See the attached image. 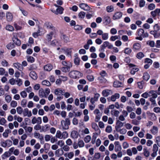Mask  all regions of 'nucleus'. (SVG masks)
<instances>
[{"label": "nucleus", "mask_w": 160, "mask_h": 160, "mask_svg": "<svg viewBox=\"0 0 160 160\" xmlns=\"http://www.w3.org/2000/svg\"><path fill=\"white\" fill-rule=\"evenodd\" d=\"M138 34L139 36L142 37L143 38L148 36V33H144V30L142 28L138 30Z\"/></svg>", "instance_id": "nucleus-5"}, {"label": "nucleus", "mask_w": 160, "mask_h": 160, "mask_svg": "<svg viewBox=\"0 0 160 160\" xmlns=\"http://www.w3.org/2000/svg\"><path fill=\"white\" fill-rule=\"evenodd\" d=\"M140 44L138 43H135L133 46V48L135 50H138L140 49Z\"/></svg>", "instance_id": "nucleus-50"}, {"label": "nucleus", "mask_w": 160, "mask_h": 160, "mask_svg": "<svg viewBox=\"0 0 160 160\" xmlns=\"http://www.w3.org/2000/svg\"><path fill=\"white\" fill-rule=\"evenodd\" d=\"M151 96H152V98H156L158 97V93L157 91L151 90Z\"/></svg>", "instance_id": "nucleus-27"}, {"label": "nucleus", "mask_w": 160, "mask_h": 160, "mask_svg": "<svg viewBox=\"0 0 160 160\" xmlns=\"http://www.w3.org/2000/svg\"><path fill=\"white\" fill-rule=\"evenodd\" d=\"M78 143L79 148H83L84 146V143L82 140H79L78 141Z\"/></svg>", "instance_id": "nucleus-31"}, {"label": "nucleus", "mask_w": 160, "mask_h": 160, "mask_svg": "<svg viewBox=\"0 0 160 160\" xmlns=\"http://www.w3.org/2000/svg\"><path fill=\"white\" fill-rule=\"evenodd\" d=\"M62 149L63 151H64L65 152H68L70 150V148L68 145H65L62 147Z\"/></svg>", "instance_id": "nucleus-41"}, {"label": "nucleus", "mask_w": 160, "mask_h": 160, "mask_svg": "<svg viewBox=\"0 0 160 160\" xmlns=\"http://www.w3.org/2000/svg\"><path fill=\"white\" fill-rule=\"evenodd\" d=\"M10 105L12 108H15L17 106V103L16 101L13 100L11 101Z\"/></svg>", "instance_id": "nucleus-61"}, {"label": "nucleus", "mask_w": 160, "mask_h": 160, "mask_svg": "<svg viewBox=\"0 0 160 160\" xmlns=\"http://www.w3.org/2000/svg\"><path fill=\"white\" fill-rule=\"evenodd\" d=\"M80 59L77 57H76L74 59V62L75 64L78 65L79 64Z\"/></svg>", "instance_id": "nucleus-62"}, {"label": "nucleus", "mask_w": 160, "mask_h": 160, "mask_svg": "<svg viewBox=\"0 0 160 160\" xmlns=\"http://www.w3.org/2000/svg\"><path fill=\"white\" fill-rule=\"evenodd\" d=\"M14 119L15 120H17L18 122L20 123L23 120L22 118L17 116V115L14 116Z\"/></svg>", "instance_id": "nucleus-32"}, {"label": "nucleus", "mask_w": 160, "mask_h": 160, "mask_svg": "<svg viewBox=\"0 0 160 160\" xmlns=\"http://www.w3.org/2000/svg\"><path fill=\"white\" fill-rule=\"evenodd\" d=\"M143 78L144 80L147 81L150 78L149 75L147 72L143 74Z\"/></svg>", "instance_id": "nucleus-40"}, {"label": "nucleus", "mask_w": 160, "mask_h": 160, "mask_svg": "<svg viewBox=\"0 0 160 160\" xmlns=\"http://www.w3.org/2000/svg\"><path fill=\"white\" fill-rule=\"evenodd\" d=\"M23 114L24 117L27 116L28 117H30L32 116L31 112L29 111L27 108L24 109L23 112Z\"/></svg>", "instance_id": "nucleus-9"}, {"label": "nucleus", "mask_w": 160, "mask_h": 160, "mask_svg": "<svg viewBox=\"0 0 160 160\" xmlns=\"http://www.w3.org/2000/svg\"><path fill=\"white\" fill-rule=\"evenodd\" d=\"M106 10L108 12H111L113 11L114 8L112 6H108L107 7Z\"/></svg>", "instance_id": "nucleus-47"}, {"label": "nucleus", "mask_w": 160, "mask_h": 160, "mask_svg": "<svg viewBox=\"0 0 160 160\" xmlns=\"http://www.w3.org/2000/svg\"><path fill=\"white\" fill-rule=\"evenodd\" d=\"M97 132H97L94 133H93V135L92 137V140H94V141H95L97 138V136L100 133V131H99Z\"/></svg>", "instance_id": "nucleus-43"}, {"label": "nucleus", "mask_w": 160, "mask_h": 160, "mask_svg": "<svg viewBox=\"0 0 160 160\" xmlns=\"http://www.w3.org/2000/svg\"><path fill=\"white\" fill-rule=\"evenodd\" d=\"M116 124L118 128H119L122 127L123 126V124L119 120H117L116 122Z\"/></svg>", "instance_id": "nucleus-45"}, {"label": "nucleus", "mask_w": 160, "mask_h": 160, "mask_svg": "<svg viewBox=\"0 0 160 160\" xmlns=\"http://www.w3.org/2000/svg\"><path fill=\"white\" fill-rule=\"evenodd\" d=\"M115 145L114 150L116 152L120 151L122 149V147L118 141H115L114 142Z\"/></svg>", "instance_id": "nucleus-7"}, {"label": "nucleus", "mask_w": 160, "mask_h": 160, "mask_svg": "<svg viewBox=\"0 0 160 160\" xmlns=\"http://www.w3.org/2000/svg\"><path fill=\"white\" fill-rule=\"evenodd\" d=\"M11 131L9 129L6 130L2 134L3 137L5 138H7L8 137V134L10 133Z\"/></svg>", "instance_id": "nucleus-35"}, {"label": "nucleus", "mask_w": 160, "mask_h": 160, "mask_svg": "<svg viewBox=\"0 0 160 160\" xmlns=\"http://www.w3.org/2000/svg\"><path fill=\"white\" fill-rule=\"evenodd\" d=\"M14 66L19 70L21 71L23 68L22 64L19 63H15L13 64Z\"/></svg>", "instance_id": "nucleus-17"}, {"label": "nucleus", "mask_w": 160, "mask_h": 160, "mask_svg": "<svg viewBox=\"0 0 160 160\" xmlns=\"http://www.w3.org/2000/svg\"><path fill=\"white\" fill-rule=\"evenodd\" d=\"M62 39L64 41V42L66 43H67L69 42V38L67 36L65 35H63L62 36Z\"/></svg>", "instance_id": "nucleus-42"}, {"label": "nucleus", "mask_w": 160, "mask_h": 160, "mask_svg": "<svg viewBox=\"0 0 160 160\" xmlns=\"http://www.w3.org/2000/svg\"><path fill=\"white\" fill-rule=\"evenodd\" d=\"M142 97L145 98H147L148 97L151 96V91L148 92H145L143 93L142 95Z\"/></svg>", "instance_id": "nucleus-29"}, {"label": "nucleus", "mask_w": 160, "mask_h": 160, "mask_svg": "<svg viewBox=\"0 0 160 160\" xmlns=\"http://www.w3.org/2000/svg\"><path fill=\"white\" fill-rule=\"evenodd\" d=\"M109 42L108 41L104 42L103 44L101 46V48L102 50H104V49L109 45Z\"/></svg>", "instance_id": "nucleus-26"}, {"label": "nucleus", "mask_w": 160, "mask_h": 160, "mask_svg": "<svg viewBox=\"0 0 160 160\" xmlns=\"http://www.w3.org/2000/svg\"><path fill=\"white\" fill-rule=\"evenodd\" d=\"M158 128L157 127L153 126L152 128L151 129V131L152 133L153 134H155L157 133L158 132Z\"/></svg>", "instance_id": "nucleus-28"}, {"label": "nucleus", "mask_w": 160, "mask_h": 160, "mask_svg": "<svg viewBox=\"0 0 160 160\" xmlns=\"http://www.w3.org/2000/svg\"><path fill=\"white\" fill-rule=\"evenodd\" d=\"M30 77L34 80H36L37 78V75L36 72L34 71H32L29 74Z\"/></svg>", "instance_id": "nucleus-19"}, {"label": "nucleus", "mask_w": 160, "mask_h": 160, "mask_svg": "<svg viewBox=\"0 0 160 160\" xmlns=\"http://www.w3.org/2000/svg\"><path fill=\"white\" fill-rule=\"evenodd\" d=\"M102 37L103 40H107L108 38V34L107 33H103L102 35Z\"/></svg>", "instance_id": "nucleus-59"}, {"label": "nucleus", "mask_w": 160, "mask_h": 160, "mask_svg": "<svg viewBox=\"0 0 160 160\" xmlns=\"http://www.w3.org/2000/svg\"><path fill=\"white\" fill-rule=\"evenodd\" d=\"M5 100L7 102L9 103L12 100V97L9 95H7L5 97Z\"/></svg>", "instance_id": "nucleus-53"}, {"label": "nucleus", "mask_w": 160, "mask_h": 160, "mask_svg": "<svg viewBox=\"0 0 160 160\" xmlns=\"http://www.w3.org/2000/svg\"><path fill=\"white\" fill-rule=\"evenodd\" d=\"M15 47L14 44L12 43H10L7 46V48L9 49H11Z\"/></svg>", "instance_id": "nucleus-46"}, {"label": "nucleus", "mask_w": 160, "mask_h": 160, "mask_svg": "<svg viewBox=\"0 0 160 160\" xmlns=\"http://www.w3.org/2000/svg\"><path fill=\"white\" fill-rule=\"evenodd\" d=\"M43 26L47 29H51L52 30H55V28L53 26L52 24L49 22H45Z\"/></svg>", "instance_id": "nucleus-6"}, {"label": "nucleus", "mask_w": 160, "mask_h": 160, "mask_svg": "<svg viewBox=\"0 0 160 160\" xmlns=\"http://www.w3.org/2000/svg\"><path fill=\"white\" fill-rule=\"evenodd\" d=\"M42 118L40 117H34L32 118L31 120L32 123L34 124L37 123L38 124H40L42 123Z\"/></svg>", "instance_id": "nucleus-4"}, {"label": "nucleus", "mask_w": 160, "mask_h": 160, "mask_svg": "<svg viewBox=\"0 0 160 160\" xmlns=\"http://www.w3.org/2000/svg\"><path fill=\"white\" fill-rule=\"evenodd\" d=\"M56 138L62 139V133L60 130H58L57 132L55 135Z\"/></svg>", "instance_id": "nucleus-30"}, {"label": "nucleus", "mask_w": 160, "mask_h": 160, "mask_svg": "<svg viewBox=\"0 0 160 160\" xmlns=\"http://www.w3.org/2000/svg\"><path fill=\"white\" fill-rule=\"evenodd\" d=\"M34 136L35 138L41 140L43 138V137L42 135L40 134L39 133L35 132L34 133Z\"/></svg>", "instance_id": "nucleus-14"}, {"label": "nucleus", "mask_w": 160, "mask_h": 160, "mask_svg": "<svg viewBox=\"0 0 160 160\" xmlns=\"http://www.w3.org/2000/svg\"><path fill=\"white\" fill-rule=\"evenodd\" d=\"M85 15L86 13L84 12H81L79 13L78 17L80 19H83L84 18Z\"/></svg>", "instance_id": "nucleus-34"}, {"label": "nucleus", "mask_w": 160, "mask_h": 160, "mask_svg": "<svg viewBox=\"0 0 160 160\" xmlns=\"http://www.w3.org/2000/svg\"><path fill=\"white\" fill-rule=\"evenodd\" d=\"M68 137V134L66 132L64 131L62 133V138L63 139H65Z\"/></svg>", "instance_id": "nucleus-55"}, {"label": "nucleus", "mask_w": 160, "mask_h": 160, "mask_svg": "<svg viewBox=\"0 0 160 160\" xmlns=\"http://www.w3.org/2000/svg\"><path fill=\"white\" fill-rule=\"evenodd\" d=\"M112 131V127L109 125L105 129V131L108 133H110Z\"/></svg>", "instance_id": "nucleus-54"}, {"label": "nucleus", "mask_w": 160, "mask_h": 160, "mask_svg": "<svg viewBox=\"0 0 160 160\" xmlns=\"http://www.w3.org/2000/svg\"><path fill=\"white\" fill-rule=\"evenodd\" d=\"M119 94L118 93H115L114 95H112L110 98H110H108V101L110 100L112 102H115L117 99L119 98Z\"/></svg>", "instance_id": "nucleus-10"}, {"label": "nucleus", "mask_w": 160, "mask_h": 160, "mask_svg": "<svg viewBox=\"0 0 160 160\" xmlns=\"http://www.w3.org/2000/svg\"><path fill=\"white\" fill-rule=\"evenodd\" d=\"M63 8L62 7L59 6L56 11L54 10L53 11L51 10V11L56 15H58L59 14H62L63 12Z\"/></svg>", "instance_id": "nucleus-11"}, {"label": "nucleus", "mask_w": 160, "mask_h": 160, "mask_svg": "<svg viewBox=\"0 0 160 160\" xmlns=\"http://www.w3.org/2000/svg\"><path fill=\"white\" fill-rule=\"evenodd\" d=\"M104 19L106 24H109L110 22V19L109 17L108 16L105 17Z\"/></svg>", "instance_id": "nucleus-56"}, {"label": "nucleus", "mask_w": 160, "mask_h": 160, "mask_svg": "<svg viewBox=\"0 0 160 160\" xmlns=\"http://www.w3.org/2000/svg\"><path fill=\"white\" fill-rule=\"evenodd\" d=\"M6 122V120L3 118H2L0 120V124L1 125H4Z\"/></svg>", "instance_id": "nucleus-64"}, {"label": "nucleus", "mask_w": 160, "mask_h": 160, "mask_svg": "<svg viewBox=\"0 0 160 160\" xmlns=\"http://www.w3.org/2000/svg\"><path fill=\"white\" fill-rule=\"evenodd\" d=\"M63 153L62 150H61L60 149H58L55 152V154L57 157H60L63 154Z\"/></svg>", "instance_id": "nucleus-22"}, {"label": "nucleus", "mask_w": 160, "mask_h": 160, "mask_svg": "<svg viewBox=\"0 0 160 160\" xmlns=\"http://www.w3.org/2000/svg\"><path fill=\"white\" fill-rule=\"evenodd\" d=\"M50 127V125L49 124H46L42 127V130L44 132H46L49 129Z\"/></svg>", "instance_id": "nucleus-38"}, {"label": "nucleus", "mask_w": 160, "mask_h": 160, "mask_svg": "<svg viewBox=\"0 0 160 160\" xmlns=\"http://www.w3.org/2000/svg\"><path fill=\"white\" fill-rule=\"evenodd\" d=\"M92 128L94 129L96 131H100V130L98 128L97 125L95 123H92Z\"/></svg>", "instance_id": "nucleus-33"}, {"label": "nucleus", "mask_w": 160, "mask_h": 160, "mask_svg": "<svg viewBox=\"0 0 160 160\" xmlns=\"http://www.w3.org/2000/svg\"><path fill=\"white\" fill-rule=\"evenodd\" d=\"M78 132L76 131H72L71 133V137L74 139L77 138H78Z\"/></svg>", "instance_id": "nucleus-23"}, {"label": "nucleus", "mask_w": 160, "mask_h": 160, "mask_svg": "<svg viewBox=\"0 0 160 160\" xmlns=\"http://www.w3.org/2000/svg\"><path fill=\"white\" fill-rule=\"evenodd\" d=\"M54 32V30L51 32L47 34L46 36L47 38L49 41H51L52 39V36Z\"/></svg>", "instance_id": "nucleus-25"}, {"label": "nucleus", "mask_w": 160, "mask_h": 160, "mask_svg": "<svg viewBox=\"0 0 160 160\" xmlns=\"http://www.w3.org/2000/svg\"><path fill=\"white\" fill-rule=\"evenodd\" d=\"M12 40L13 42L17 46H19L21 44V41L17 37L14 35L12 37Z\"/></svg>", "instance_id": "nucleus-13"}, {"label": "nucleus", "mask_w": 160, "mask_h": 160, "mask_svg": "<svg viewBox=\"0 0 160 160\" xmlns=\"http://www.w3.org/2000/svg\"><path fill=\"white\" fill-rule=\"evenodd\" d=\"M42 84L43 85H46L48 86H49L51 85V84L47 80H44L42 81Z\"/></svg>", "instance_id": "nucleus-51"}, {"label": "nucleus", "mask_w": 160, "mask_h": 160, "mask_svg": "<svg viewBox=\"0 0 160 160\" xmlns=\"http://www.w3.org/2000/svg\"><path fill=\"white\" fill-rule=\"evenodd\" d=\"M110 92L112 93L111 91L108 89H106L102 91V94L104 97H107L110 94Z\"/></svg>", "instance_id": "nucleus-20"}, {"label": "nucleus", "mask_w": 160, "mask_h": 160, "mask_svg": "<svg viewBox=\"0 0 160 160\" xmlns=\"http://www.w3.org/2000/svg\"><path fill=\"white\" fill-rule=\"evenodd\" d=\"M72 65L70 64L68 66L64 67L62 68L61 70L63 72H68L69 71L70 68L72 67Z\"/></svg>", "instance_id": "nucleus-15"}, {"label": "nucleus", "mask_w": 160, "mask_h": 160, "mask_svg": "<svg viewBox=\"0 0 160 160\" xmlns=\"http://www.w3.org/2000/svg\"><path fill=\"white\" fill-rule=\"evenodd\" d=\"M80 74H81V73L77 71H71L69 73L70 77L73 78H79V76H80Z\"/></svg>", "instance_id": "nucleus-3"}, {"label": "nucleus", "mask_w": 160, "mask_h": 160, "mask_svg": "<svg viewBox=\"0 0 160 160\" xmlns=\"http://www.w3.org/2000/svg\"><path fill=\"white\" fill-rule=\"evenodd\" d=\"M143 150L144 151L143 154L146 157H149L150 155V152L147 148H144Z\"/></svg>", "instance_id": "nucleus-36"}, {"label": "nucleus", "mask_w": 160, "mask_h": 160, "mask_svg": "<svg viewBox=\"0 0 160 160\" xmlns=\"http://www.w3.org/2000/svg\"><path fill=\"white\" fill-rule=\"evenodd\" d=\"M81 8L85 11H89L90 9V8L86 4L82 3L79 4Z\"/></svg>", "instance_id": "nucleus-12"}, {"label": "nucleus", "mask_w": 160, "mask_h": 160, "mask_svg": "<svg viewBox=\"0 0 160 160\" xmlns=\"http://www.w3.org/2000/svg\"><path fill=\"white\" fill-rule=\"evenodd\" d=\"M6 30L10 31H13L14 30L13 27L9 25H7L6 27Z\"/></svg>", "instance_id": "nucleus-49"}, {"label": "nucleus", "mask_w": 160, "mask_h": 160, "mask_svg": "<svg viewBox=\"0 0 160 160\" xmlns=\"http://www.w3.org/2000/svg\"><path fill=\"white\" fill-rule=\"evenodd\" d=\"M62 49L65 52L64 53L67 54V55H70L71 54V51L70 49L63 48H62Z\"/></svg>", "instance_id": "nucleus-39"}, {"label": "nucleus", "mask_w": 160, "mask_h": 160, "mask_svg": "<svg viewBox=\"0 0 160 160\" xmlns=\"http://www.w3.org/2000/svg\"><path fill=\"white\" fill-rule=\"evenodd\" d=\"M17 112V113L19 114H21L23 112V109L21 107H18L16 108Z\"/></svg>", "instance_id": "nucleus-52"}, {"label": "nucleus", "mask_w": 160, "mask_h": 160, "mask_svg": "<svg viewBox=\"0 0 160 160\" xmlns=\"http://www.w3.org/2000/svg\"><path fill=\"white\" fill-rule=\"evenodd\" d=\"M151 14L153 18L155 17L157 15H159L157 9L155 10L152 11L151 12Z\"/></svg>", "instance_id": "nucleus-44"}, {"label": "nucleus", "mask_w": 160, "mask_h": 160, "mask_svg": "<svg viewBox=\"0 0 160 160\" xmlns=\"http://www.w3.org/2000/svg\"><path fill=\"white\" fill-rule=\"evenodd\" d=\"M50 92V90L49 88H46L44 90L41 88L39 91V95L41 98H47Z\"/></svg>", "instance_id": "nucleus-2"}, {"label": "nucleus", "mask_w": 160, "mask_h": 160, "mask_svg": "<svg viewBox=\"0 0 160 160\" xmlns=\"http://www.w3.org/2000/svg\"><path fill=\"white\" fill-rule=\"evenodd\" d=\"M61 123L63 129H68L69 128V126L70 124V120L69 118H66L64 120H62Z\"/></svg>", "instance_id": "nucleus-1"}, {"label": "nucleus", "mask_w": 160, "mask_h": 160, "mask_svg": "<svg viewBox=\"0 0 160 160\" xmlns=\"http://www.w3.org/2000/svg\"><path fill=\"white\" fill-rule=\"evenodd\" d=\"M58 145L61 147H62L64 145V142L62 140H59L57 142Z\"/></svg>", "instance_id": "nucleus-57"}, {"label": "nucleus", "mask_w": 160, "mask_h": 160, "mask_svg": "<svg viewBox=\"0 0 160 160\" xmlns=\"http://www.w3.org/2000/svg\"><path fill=\"white\" fill-rule=\"evenodd\" d=\"M122 83L118 81H115L113 84V86L115 88L121 87Z\"/></svg>", "instance_id": "nucleus-37"}, {"label": "nucleus", "mask_w": 160, "mask_h": 160, "mask_svg": "<svg viewBox=\"0 0 160 160\" xmlns=\"http://www.w3.org/2000/svg\"><path fill=\"white\" fill-rule=\"evenodd\" d=\"M158 147L157 145L155 144H154L152 147V151L153 152H157L158 151Z\"/></svg>", "instance_id": "nucleus-58"}, {"label": "nucleus", "mask_w": 160, "mask_h": 160, "mask_svg": "<svg viewBox=\"0 0 160 160\" xmlns=\"http://www.w3.org/2000/svg\"><path fill=\"white\" fill-rule=\"evenodd\" d=\"M52 66L50 64H48L45 65L44 67V70L47 71H50L52 68Z\"/></svg>", "instance_id": "nucleus-21"}, {"label": "nucleus", "mask_w": 160, "mask_h": 160, "mask_svg": "<svg viewBox=\"0 0 160 160\" xmlns=\"http://www.w3.org/2000/svg\"><path fill=\"white\" fill-rule=\"evenodd\" d=\"M64 92H65L64 90H62L60 88L55 89L54 92L55 94L57 95H58L59 93L61 94L62 95H64Z\"/></svg>", "instance_id": "nucleus-24"}, {"label": "nucleus", "mask_w": 160, "mask_h": 160, "mask_svg": "<svg viewBox=\"0 0 160 160\" xmlns=\"http://www.w3.org/2000/svg\"><path fill=\"white\" fill-rule=\"evenodd\" d=\"M100 96V95L99 94L97 93L95 94L94 97L93 98H92L91 99L90 102L92 104H93L95 102L97 101L98 99V98Z\"/></svg>", "instance_id": "nucleus-16"}, {"label": "nucleus", "mask_w": 160, "mask_h": 160, "mask_svg": "<svg viewBox=\"0 0 160 160\" xmlns=\"http://www.w3.org/2000/svg\"><path fill=\"white\" fill-rule=\"evenodd\" d=\"M122 15V13L121 12H118L115 13L113 16V19L114 20L118 19L121 18Z\"/></svg>", "instance_id": "nucleus-8"}, {"label": "nucleus", "mask_w": 160, "mask_h": 160, "mask_svg": "<svg viewBox=\"0 0 160 160\" xmlns=\"http://www.w3.org/2000/svg\"><path fill=\"white\" fill-rule=\"evenodd\" d=\"M144 56V55L143 53L142 52H139L137 54L136 57L138 58L141 59L143 58Z\"/></svg>", "instance_id": "nucleus-63"}, {"label": "nucleus", "mask_w": 160, "mask_h": 160, "mask_svg": "<svg viewBox=\"0 0 160 160\" xmlns=\"http://www.w3.org/2000/svg\"><path fill=\"white\" fill-rule=\"evenodd\" d=\"M87 78L88 79L90 82H92L94 80V76L91 75H89L87 76Z\"/></svg>", "instance_id": "nucleus-60"}, {"label": "nucleus", "mask_w": 160, "mask_h": 160, "mask_svg": "<svg viewBox=\"0 0 160 160\" xmlns=\"http://www.w3.org/2000/svg\"><path fill=\"white\" fill-rule=\"evenodd\" d=\"M6 17L7 20L8 21L12 20L13 18V16L12 13L9 12H7L6 13Z\"/></svg>", "instance_id": "nucleus-18"}, {"label": "nucleus", "mask_w": 160, "mask_h": 160, "mask_svg": "<svg viewBox=\"0 0 160 160\" xmlns=\"http://www.w3.org/2000/svg\"><path fill=\"white\" fill-rule=\"evenodd\" d=\"M66 145L68 146H70L72 145L73 143L72 141L70 138L67 139L66 141Z\"/></svg>", "instance_id": "nucleus-48"}]
</instances>
